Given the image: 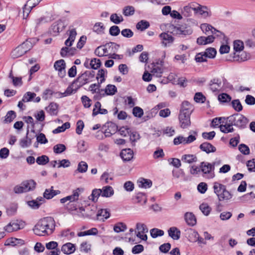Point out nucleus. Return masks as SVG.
I'll list each match as a JSON object with an SVG mask.
<instances>
[{
    "label": "nucleus",
    "instance_id": "nucleus-6",
    "mask_svg": "<svg viewBox=\"0 0 255 255\" xmlns=\"http://www.w3.org/2000/svg\"><path fill=\"white\" fill-rule=\"evenodd\" d=\"M228 121L231 124L241 128H244L248 123V119L243 115L236 114L227 118Z\"/></svg>",
    "mask_w": 255,
    "mask_h": 255
},
{
    "label": "nucleus",
    "instance_id": "nucleus-63",
    "mask_svg": "<svg viewBox=\"0 0 255 255\" xmlns=\"http://www.w3.org/2000/svg\"><path fill=\"white\" fill-rule=\"evenodd\" d=\"M66 150V146L63 144H58L53 147V151L55 153L59 154Z\"/></svg>",
    "mask_w": 255,
    "mask_h": 255
},
{
    "label": "nucleus",
    "instance_id": "nucleus-40",
    "mask_svg": "<svg viewBox=\"0 0 255 255\" xmlns=\"http://www.w3.org/2000/svg\"><path fill=\"white\" fill-rule=\"evenodd\" d=\"M102 195V190L100 189H95L92 191L91 195L89 197V199L93 202L97 201L100 195Z\"/></svg>",
    "mask_w": 255,
    "mask_h": 255
},
{
    "label": "nucleus",
    "instance_id": "nucleus-51",
    "mask_svg": "<svg viewBox=\"0 0 255 255\" xmlns=\"http://www.w3.org/2000/svg\"><path fill=\"white\" fill-rule=\"evenodd\" d=\"M199 208L201 212L206 216H208L211 210V207L207 203H202L200 205Z\"/></svg>",
    "mask_w": 255,
    "mask_h": 255
},
{
    "label": "nucleus",
    "instance_id": "nucleus-33",
    "mask_svg": "<svg viewBox=\"0 0 255 255\" xmlns=\"http://www.w3.org/2000/svg\"><path fill=\"white\" fill-rule=\"evenodd\" d=\"M137 184L139 187L146 189L150 188L152 183L150 179L141 178L138 180Z\"/></svg>",
    "mask_w": 255,
    "mask_h": 255
},
{
    "label": "nucleus",
    "instance_id": "nucleus-14",
    "mask_svg": "<svg viewBox=\"0 0 255 255\" xmlns=\"http://www.w3.org/2000/svg\"><path fill=\"white\" fill-rule=\"evenodd\" d=\"M162 45L164 47L169 46L174 41L173 36L168 33L163 32L159 35Z\"/></svg>",
    "mask_w": 255,
    "mask_h": 255
},
{
    "label": "nucleus",
    "instance_id": "nucleus-7",
    "mask_svg": "<svg viewBox=\"0 0 255 255\" xmlns=\"http://www.w3.org/2000/svg\"><path fill=\"white\" fill-rule=\"evenodd\" d=\"M214 164L207 162H202L200 164V168L203 173V176L208 179L213 178L215 176Z\"/></svg>",
    "mask_w": 255,
    "mask_h": 255
},
{
    "label": "nucleus",
    "instance_id": "nucleus-59",
    "mask_svg": "<svg viewBox=\"0 0 255 255\" xmlns=\"http://www.w3.org/2000/svg\"><path fill=\"white\" fill-rule=\"evenodd\" d=\"M136 198L137 200V202L141 205H144L147 202V198L144 194L139 193L137 194Z\"/></svg>",
    "mask_w": 255,
    "mask_h": 255
},
{
    "label": "nucleus",
    "instance_id": "nucleus-12",
    "mask_svg": "<svg viewBox=\"0 0 255 255\" xmlns=\"http://www.w3.org/2000/svg\"><path fill=\"white\" fill-rule=\"evenodd\" d=\"M67 24L62 20L55 22L51 27V32L55 35L62 31L66 27Z\"/></svg>",
    "mask_w": 255,
    "mask_h": 255
},
{
    "label": "nucleus",
    "instance_id": "nucleus-28",
    "mask_svg": "<svg viewBox=\"0 0 255 255\" xmlns=\"http://www.w3.org/2000/svg\"><path fill=\"white\" fill-rule=\"evenodd\" d=\"M169 236L173 240H177L180 237V231L175 227L169 228L168 230Z\"/></svg>",
    "mask_w": 255,
    "mask_h": 255
},
{
    "label": "nucleus",
    "instance_id": "nucleus-37",
    "mask_svg": "<svg viewBox=\"0 0 255 255\" xmlns=\"http://www.w3.org/2000/svg\"><path fill=\"white\" fill-rule=\"evenodd\" d=\"M43 201V198L40 197V198H38L36 200H31L27 202V204L32 209H36L39 207Z\"/></svg>",
    "mask_w": 255,
    "mask_h": 255
},
{
    "label": "nucleus",
    "instance_id": "nucleus-35",
    "mask_svg": "<svg viewBox=\"0 0 255 255\" xmlns=\"http://www.w3.org/2000/svg\"><path fill=\"white\" fill-rule=\"evenodd\" d=\"M233 125L230 123L225 125L222 124L220 126V130L225 133L232 132L234 130Z\"/></svg>",
    "mask_w": 255,
    "mask_h": 255
},
{
    "label": "nucleus",
    "instance_id": "nucleus-13",
    "mask_svg": "<svg viewBox=\"0 0 255 255\" xmlns=\"http://www.w3.org/2000/svg\"><path fill=\"white\" fill-rule=\"evenodd\" d=\"M83 190L82 189L77 188L74 190L73 194L71 195L66 196L60 199V202L61 203H65V202L69 201V203H73L77 201L79 199L80 192Z\"/></svg>",
    "mask_w": 255,
    "mask_h": 255
},
{
    "label": "nucleus",
    "instance_id": "nucleus-26",
    "mask_svg": "<svg viewBox=\"0 0 255 255\" xmlns=\"http://www.w3.org/2000/svg\"><path fill=\"white\" fill-rule=\"evenodd\" d=\"M77 32L75 29H72L69 30V35L68 38L65 41V44L67 46H71L73 42L75 41Z\"/></svg>",
    "mask_w": 255,
    "mask_h": 255
},
{
    "label": "nucleus",
    "instance_id": "nucleus-11",
    "mask_svg": "<svg viewBox=\"0 0 255 255\" xmlns=\"http://www.w3.org/2000/svg\"><path fill=\"white\" fill-rule=\"evenodd\" d=\"M190 114L188 113H180L179 115V121L180 127L183 128H185L190 126Z\"/></svg>",
    "mask_w": 255,
    "mask_h": 255
},
{
    "label": "nucleus",
    "instance_id": "nucleus-24",
    "mask_svg": "<svg viewBox=\"0 0 255 255\" xmlns=\"http://www.w3.org/2000/svg\"><path fill=\"white\" fill-rule=\"evenodd\" d=\"M105 26L103 23L98 22L95 23L92 30L93 31L99 35H102L105 33Z\"/></svg>",
    "mask_w": 255,
    "mask_h": 255
},
{
    "label": "nucleus",
    "instance_id": "nucleus-38",
    "mask_svg": "<svg viewBox=\"0 0 255 255\" xmlns=\"http://www.w3.org/2000/svg\"><path fill=\"white\" fill-rule=\"evenodd\" d=\"M102 190V196L109 197L114 194V190L113 188L109 186L104 187Z\"/></svg>",
    "mask_w": 255,
    "mask_h": 255
},
{
    "label": "nucleus",
    "instance_id": "nucleus-2",
    "mask_svg": "<svg viewBox=\"0 0 255 255\" xmlns=\"http://www.w3.org/2000/svg\"><path fill=\"white\" fill-rule=\"evenodd\" d=\"M213 188L214 192L217 195L219 201H229L232 198V194L227 190L225 185L215 182L213 183Z\"/></svg>",
    "mask_w": 255,
    "mask_h": 255
},
{
    "label": "nucleus",
    "instance_id": "nucleus-44",
    "mask_svg": "<svg viewBox=\"0 0 255 255\" xmlns=\"http://www.w3.org/2000/svg\"><path fill=\"white\" fill-rule=\"evenodd\" d=\"M31 144V140L26 136L19 140V145L23 148L29 147Z\"/></svg>",
    "mask_w": 255,
    "mask_h": 255
},
{
    "label": "nucleus",
    "instance_id": "nucleus-64",
    "mask_svg": "<svg viewBox=\"0 0 255 255\" xmlns=\"http://www.w3.org/2000/svg\"><path fill=\"white\" fill-rule=\"evenodd\" d=\"M76 89L75 88V85H73V83L69 86L67 87L65 91L64 92L65 97L68 96L76 92Z\"/></svg>",
    "mask_w": 255,
    "mask_h": 255
},
{
    "label": "nucleus",
    "instance_id": "nucleus-19",
    "mask_svg": "<svg viewBox=\"0 0 255 255\" xmlns=\"http://www.w3.org/2000/svg\"><path fill=\"white\" fill-rule=\"evenodd\" d=\"M120 156L124 161H128L133 158V152L130 148L124 149L122 150Z\"/></svg>",
    "mask_w": 255,
    "mask_h": 255
},
{
    "label": "nucleus",
    "instance_id": "nucleus-39",
    "mask_svg": "<svg viewBox=\"0 0 255 255\" xmlns=\"http://www.w3.org/2000/svg\"><path fill=\"white\" fill-rule=\"evenodd\" d=\"M23 185L26 186L25 190L28 192L35 189L36 183L33 180H26L23 182Z\"/></svg>",
    "mask_w": 255,
    "mask_h": 255
},
{
    "label": "nucleus",
    "instance_id": "nucleus-27",
    "mask_svg": "<svg viewBox=\"0 0 255 255\" xmlns=\"http://www.w3.org/2000/svg\"><path fill=\"white\" fill-rule=\"evenodd\" d=\"M84 66L87 68H91L94 69H97L100 67L101 62L99 59L94 58L90 61L89 65L88 62L86 61L84 63Z\"/></svg>",
    "mask_w": 255,
    "mask_h": 255
},
{
    "label": "nucleus",
    "instance_id": "nucleus-30",
    "mask_svg": "<svg viewBox=\"0 0 255 255\" xmlns=\"http://www.w3.org/2000/svg\"><path fill=\"white\" fill-rule=\"evenodd\" d=\"M200 148L207 153L213 152L216 151V148L208 142H204L200 145Z\"/></svg>",
    "mask_w": 255,
    "mask_h": 255
},
{
    "label": "nucleus",
    "instance_id": "nucleus-58",
    "mask_svg": "<svg viewBox=\"0 0 255 255\" xmlns=\"http://www.w3.org/2000/svg\"><path fill=\"white\" fill-rule=\"evenodd\" d=\"M231 99V96L226 93H222L218 96L219 101L222 103L229 102Z\"/></svg>",
    "mask_w": 255,
    "mask_h": 255
},
{
    "label": "nucleus",
    "instance_id": "nucleus-10",
    "mask_svg": "<svg viewBox=\"0 0 255 255\" xmlns=\"http://www.w3.org/2000/svg\"><path fill=\"white\" fill-rule=\"evenodd\" d=\"M196 139V137L193 135H190L187 137L180 135L174 139L173 143L175 145L187 144L193 142Z\"/></svg>",
    "mask_w": 255,
    "mask_h": 255
},
{
    "label": "nucleus",
    "instance_id": "nucleus-61",
    "mask_svg": "<svg viewBox=\"0 0 255 255\" xmlns=\"http://www.w3.org/2000/svg\"><path fill=\"white\" fill-rule=\"evenodd\" d=\"M207 58H214L216 54V50L214 48H207L204 52Z\"/></svg>",
    "mask_w": 255,
    "mask_h": 255
},
{
    "label": "nucleus",
    "instance_id": "nucleus-18",
    "mask_svg": "<svg viewBox=\"0 0 255 255\" xmlns=\"http://www.w3.org/2000/svg\"><path fill=\"white\" fill-rule=\"evenodd\" d=\"M196 13H198L204 18L209 17L212 15L211 9L205 5H200Z\"/></svg>",
    "mask_w": 255,
    "mask_h": 255
},
{
    "label": "nucleus",
    "instance_id": "nucleus-4",
    "mask_svg": "<svg viewBox=\"0 0 255 255\" xmlns=\"http://www.w3.org/2000/svg\"><path fill=\"white\" fill-rule=\"evenodd\" d=\"M119 45L113 42L99 46L95 50V54L99 57L106 56L111 54L113 48L118 49Z\"/></svg>",
    "mask_w": 255,
    "mask_h": 255
},
{
    "label": "nucleus",
    "instance_id": "nucleus-52",
    "mask_svg": "<svg viewBox=\"0 0 255 255\" xmlns=\"http://www.w3.org/2000/svg\"><path fill=\"white\" fill-rule=\"evenodd\" d=\"M232 106L233 109L237 112H241L243 110V106L239 100H234L232 101Z\"/></svg>",
    "mask_w": 255,
    "mask_h": 255
},
{
    "label": "nucleus",
    "instance_id": "nucleus-42",
    "mask_svg": "<svg viewBox=\"0 0 255 255\" xmlns=\"http://www.w3.org/2000/svg\"><path fill=\"white\" fill-rule=\"evenodd\" d=\"M249 57V55L244 52H242L240 55H239V53H235V56L234 57L235 60L239 61H246L248 60Z\"/></svg>",
    "mask_w": 255,
    "mask_h": 255
},
{
    "label": "nucleus",
    "instance_id": "nucleus-50",
    "mask_svg": "<svg viewBox=\"0 0 255 255\" xmlns=\"http://www.w3.org/2000/svg\"><path fill=\"white\" fill-rule=\"evenodd\" d=\"M150 233L153 238H156L157 237L163 236L164 233L163 230L157 228H153L150 230Z\"/></svg>",
    "mask_w": 255,
    "mask_h": 255
},
{
    "label": "nucleus",
    "instance_id": "nucleus-43",
    "mask_svg": "<svg viewBox=\"0 0 255 255\" xmlns=\"http://www.w3.org/2000/svg\"><path fill=\"white\" fill-rule=\"evenodd\" d=\"M191 108L192 106L190 103L187 101H184L182 104L180 113H188L191 114Z\"/></svg>",
    "mask_w": 255,
    "mask_h": 255
},
{
    "label": "nucleus",
    "instance_id": "nucleus-20",
    "mask_svg": "<svg viewBox=\"0 0 255 255\" xmlns=\"http://www.w3.org/2000/svg\"><path fill=\"white\" fill-rule=\"evenodd\" d=\"M173 31L176 34L182 36L190 35L192 33V30L190 28L184 26L175 27Z\"/></svg>",
    "mask_w": 255,
    "mask_h": 255
},
{
    "label": "nucleus",
    "instance_id": "nucleus-17",
    "mask_svg": "<svg viewBox=\"0 0 255 255\" xmlns=\"http://www.w3.org/2000/svg\"><path fill=\"white\" fill-rule=\"evenodd\" d=\"M93 209H91L90 207H87L86 208L83 207L79 209V214L78 215L82 217H92L95 214V208L93 207Z\"/></svg>",
    "mask_w": 255,
    "mask_h": 255
},
{
    "label": "nucleus",
    "instance_id": "nucleus-56",
    "mask_svg": "<svg viewBox=\"0 0 255 255\" xmlns=\"http://www.w3.org/2000/svg\"><path fill=\"white\" fill-rule=\"evenodd\" d=\"M88 164L85 161H81L78 165L77 170L80 173H85L87 171Z\"/></svg>",
    "mask_w": 255,
    "mask_h": 255
},
{
    "label": "nucleus",
    "instance_id": "nucleus-60",
    "mask_svg": "<svg viewBox=\"0 0 255 255\" xmlns=\"http://www.w3.org/2000/svg\"><path fill=\"white\" fill-rule=\"evenodd\" d=\"M198 233L193 230L190 229L189 235V240L191 242H197V240L198 239V236H199Z\"/></svg>",
    "mask_w": 255,
    "mask_h": 255
},
{
    "label": "nucleus",
    "instance_id": "nucleus-9",
    "mask_svg": "<svg viewBox=\"0 0 255 255\" xmlns=\"http://www.w3.org/2000/svg\"><path fill=\"white\" fill-rule=\"evenodd\" d=\"M23 223L22 221H12L4 227V230L8 233L17 231L23 227Z\"/></svg>",
    "mask_w": 255,
    "mask_h": 255
},
{
    "label": "nucleus",
    "instance_id": "nucleus-54",
    "mask_svg": "<svg viewBox=\"0 0 255 255\" xmlns=\"http://www.w3.org/2000/svg\"><path fill=\"white\" fill-rule=\"evenodd\" d=\"M36 95L34 93L30 92H26L23 96L22 101L23 102H28L33 100V99L36 97Z\"/></svg>",
    "mask_w": 255,
    "mask_h": 255
},
{
    "label": "nucleus",
    "instance_id": "nucleus-47",
    "mask_svg": "<svg viewBox=\"0 0 255 255\" xmlns=\"http://www.w3.org/2000/svg\"><path fill=\"white\" fill-rule=\"evenodd\" d=\"M105 93L107 95H113L117 91L116 87L114 85H108L105 88Z\"/></svg>",
    "mask_w": 255,
    "mask_h": 255
},
{
    "label": "nucleus",
    "instance_id": "nucleus-41",
    "mask_svg": "<svg viewBox=\"0 0 255 255\" xmlns=\"http://www.w3.org/2000/svg\"><path fill=\"white\" fill-rule=\"evenodd\" d=\"M135 9L133 6L128 5L124 7L123 13L126 16H129L133 15Z\"/></svg>",
    "mask_w": 255,
    "mask_h": 255
},
{
    "label": "nucleus",
    "instance_id": "nucleus-25",
    "mask_svg": "<svg viewBox=\"0 0 255 255\" xmlns=\"http://www.w3.org/2000/svg\"><path fill=\"white\" fill-rule=\"evenodd\" d=\"M184 218L186 223L189 226H193L196 224V217L192 213H186L184 215Z\"/></svg>",
    "mask_w": 255,
    "mask_h": 255
},
{
    "label": "nucleus",
    "instance_id": "nucleus-22",
    "mask_svg": "<svg viewBox=\"0 0 255 255\" xmlns=\"http://www.w3.org/2000/svg\"><path fill=\"white\" fill-rule=\"evenodd\" d=\"M215 38L213 35H209L207 37L200 36L197 39V43L199 45H205L213 42Z\"/></svg>",
    "mask_w": 255,
    "mask_h": 255
},
{
    "label": "nucleus",
    "instance_id": "nucleus-23",
    "mask_svg": "<svg viewBox=\"0 0 255 255\" xmlns=\"http://www.w3.org/2000/svg\"><path fill=\"white\" fill-rule=\"evenodd\" d=\"M181 160L186 163L192 164L198 161V158L194 154H184L182 156Z\"/></svg>",
    "mask_w": 255,
    "mask_h": 255
},
{
    "label": "nucleus",
    "instance_id": "nucleus-36",
    "mask_svg": "<svg viewBox=\"0 0 255 255\" xmlns=\"http://www.w3.org/2000/svg\"><path fill=\"white\" fill-rule=\"evenodd\" d=\"M118 127L115 124H111L108 126V128L105 130V135L106 137H109L115 133Z\"/></svg>",
    "mask_w": 255,
    "mask_h": 255
},
{
    "label": "nucleus",
    "instance_id": "nucleus-5",
    "mask_svg": "<svg viewBox=\"0 0 255 255\" xmlns=\"http://www.w3.org/2000/svg\"><path fill=\"white\" fill-rule=\"evenodd\" d=\"M94 76V72L86 71L79 76L73 82V85H75V88L78 89L82 86L89 83Z\"/></svg>",
    "mask_w": 255,
    "mask_h": 255
},
{
    "label": "nucleus",
    "instance_id": "nucleus-49",
    "mask_svg": "<svg viewBox=\"0 0 255 255\" xmlns=\"http://www.w3.org/2000/svg\"><path fill=\"white\" fill-rule=\"evenodd\" d=\"M15 117L16 114L14 111H8L5 117L4 122L5 123H9L11 122Z\"/></svg>",
    "mask_w": 255,
    "mask_h": 255
},
{
    "label": "nucleus",
    "instance_id": "nucleus-53",
    "mask_svg": "<svg viewBox=\"0 0 255 255\" xmlns=\"http://www.w3.org/2000/svg\"><path fill=\"white\" fill-rule=\"evenodd\" d=\"M70 127V124L69 122L64 123L62 126L58 127L53 130L54 133H58L64 131L66 129H68Z\"/></svg>",
    "mask_w": 255,
    "mask_h": 255
},
{
    "label": "nucleus",
    "instance_id": "nucleus-8",
    "mask_svg": "<svg viewBox=\"0 0 255 255\" xmlns=\"http://www.w3.org/2000/svg\"><path fill=\"white\" fill-rule=\"evenodd\" d=\"M136 230H137V237L142 241H146L147 236L146 233L148 232V229L146 225L141 223H137L136 224Z\"/></svg>",
    "mask_w": 255,
    "mask_h": 255
},
{
    "label": "nucleus",
    "instance_id": "nucleus-31",
    "mask_svg": "<svg viewBox=\"0 0 255 255\" xmlns=\"http://www.w3.org/2000/svg\"><path fill=\"white\" fill-rule=\"evenodd\" d=\"M97 220L104 221L110 217V213L107 209H101L96 215Z\"/></svg>",
    "mask_w": 255,
    "mask_h": 255
},
{
    "label": "nucleus",
    "instance_id": "nucleus-45",
    "mask_svg": "<svg viewBox=\"0 0 255 255\" xmlns=\"http://www.w3.org/2000/svg\"><path fill=\"white\" fill-rule=\"evenodd\" d=\"M163 69L161 67L154 65L152 68L151 72L152 75L155 76L157 77H160L161 76L163 73Z\"/></svg>",
    "mask_w": 255,
    "mask_h": 255
},
{
    "label": "nucleus",
    "instance_id": "nucleus-48",
    "mask_svg": "<svg viewBox=\"0 0 255 255\" xmlns=\"http://www.w3.org/2000/svg\"><path fill=\"white\" fill-rule=\"evenodd\" d=\"M149 26V23L148 21L145 20H141L138 22L136 25V27L137 29L140 30L141 31H143L146 29H147Z\"/></svg>",
    "mask_w": 255,
    "mask_h": 255
},
{
    "label": "nucleus",
    "instance_id": "nucleus-3",
    "mask_svg": "<svg viewBox=\"0 0 255 255\" xmlns=\"http://www.w3.org/2000/svg\"><path fill=\"white\" fill-rule=\"evenodd\" d=\"M32 47V43L26 40L11 51V57L13 59L19 58L28 51Z\"/></svg>",
    "mask_w": 255,
    "mask_h": 255
},
{
    "label": "nucleus",
    "instance_id": "nucleus-34",
    "mask_svg": "<svg viewBox=\"0 0 255 255\" xmlns=\"http://www.w3.org/2000/svg\"><path fill=\"white\" fill-rule=\"evenodd\" d=\"M45 110L50 115H56L58 113V105L51 103L45 108Z\"/></svg>",
    "mask_w": 255,
    "mask_h": 255
},
{
    "label": "nucleus",
    "instance_id": "nucleus-46",
    "mask_svg": "<svg viewBox=\"0 0 255 255\" xmlns=\"http://www.w3.org/2000/svg\"><path fill=\"white\" fill-rule=\"evenodd\" d=\"M110 20L115 24H119L123 21L124 18L122 15H118L117 13H113L110 16Z\"/></svg>",
    "mask_w": 255,
    "mask_h": 255
},
{
    "label": "nucleus",
    "instance_id": "nucleus-15",
    "mask_svg": "<svg viewBox=\"0 0 255 255\" xmlns=\"http://www.w3.org/2000/svg\"><path fill=\"white\" fill-rule=\"evenodd\" d=\"M65 63L64 60L61 59L56 61L54 67L56 70L58 71L59 76L63 78L65 75Z\"/></svg>",
    "mask_w": 255,
    "mask_h": 255
},
{
    "label": "nucleus",
    "instance_id": "nucleus-62",
    "mask_svg": "<svg viewBox=\"0 0 255 255\" xmlns=\"http://www.w3.org/2000/svg\"><path fill=\"white\" fill-rule=\"evenodd\" d=\"M106 73V71L103 69H101L99 70L98 73L97 75V79L99 81L98 83L101 84L103 83L105 80V75Z\"/></svg>",
    "mask_w": 255,
    "mask_h": 255
},
{
    "label": "nucleus",
    "instance_id": "nucleus-16",
    "mask_svg": "<svg viewBox=\"0 0 255 255\" xmlns=\"http://www.w3.org/2000/svg\"><path fill=\"white\" fill-rule=\"evenodd\" d=\"M200 28L202 31L206 35L210 34H216L217 32L219 33V31L217 30L211 25L208 23H203L200 25Z\"/></svg>",
    "mask_w": 255,
    "mask_h": 255
},
{
    "label": "nucleus",
    "instance_id": "nucleus-29",
    "mask_svg": "<svg viewBox=\"0 0 255 255\" xmlns=\"http://www.w3.org/2000/svg\"><path fill=\"white\" fill-rule=\"evenodd\" d=\"M60 191L59 190H54L53 189V187H51L50 189H47L45 190L43 193V196L47 199H50L52 198L55 195L60 194Z\"/></svg>",
    "mask_w": 255,
    "mask_h": 255
},
{
    "label": "nucleus",
    "instance_id": "nucleus-21",
    "mask_svg": "<svg viewBox=\"0 0 255 255\" xmlns=\"http://www.w3.org/2000/svg\"><path fill=\"white\" fill-rule=\"evenodd\" d=\"M76 250L75 245L71 243H67L64 244L61 248V251L66 255H70L73 253Z\"/></svg>",
    "mask_w": 255,
    "mask_h": 255
},
{
    "label": "nucleus",
    "instance_id": "nucleus-32",
    "mask_svg": "<svg viewBox=\"0 0 255 255\" xmlns=\"http://www.w3.org/2000/svg\"><path fill=\"white\" fill-rule=\"evenodd\" d=\"M222 86V81L218 78L213 79L211 81L210 88L213 92L218 90Z\"/></svg>",
    "mask_w": 255,
    "mask_h": 255
},
{
    "label": "nucleus",
    "instance_id": "nucleus-57",
    "mask_svg": "<svg viewBox=\"0 0 255 255\" xmlns=\"http://www.w3.org/2000/svg\"><path fill=\"white\" fill-rule=\"evenodd\" d=\"M127 228V227L126 224L123 223H119L115 225L114 230L116 233H120L125 231Z\"/></svg>",
    "mask_w": 255,
    "mask_h": 255
},
{
    "label": "nucleus",
    "instance_id": "nucleus-55",
    "mask_svg": "<svg viewBox=\"0 0 255 255\" xmlns=\"http://www.w3.org/2000/svg\"><path fill=\"white\" fill-rule=\"evenodd\" d=\"M244 43L241 40H236L234 43V49L236 51V53L242 51L244 49Z\"/></svg>",
    "mask_w": 255,
    "mask_h": 255
},
{
    "label": "nucleus",
    "instance_id": "nucleus-1",
    "mask_svg": "<svg viewBox=\"0 0 255 255\" xmlns=\"http://www.w3.org/2000/svg\"><path fill=\"white\" fill-rule=\"evenodd\" d=\"M55 221L50 217L40 220L34 226L33 231L37 236H47L51 235L55 230Z\"/></svg>",
    "mask_w": 255,
    "mask_h": 255
}]
</instances>
